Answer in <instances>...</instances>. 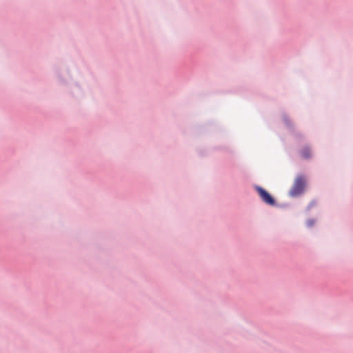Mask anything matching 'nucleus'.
I'll list each match as a JSON object with an SVG mask.
<instances>
[{"instance_id": "nucleus-1", "label": "nucleus", "mask_w": 353, "mask_h": 353, "mask_svg": "<svg viewBox=\"0 0 353 353\" xmlns=\"http://www.w3.org/2000/svg\"><path fill=\"white\" fill-rule=\"evenodd\" d=\"M305 184L306 181L303 176H297L290 190V195L294 197L301 194L304 191Z\"/></svg>"}, {"instance_id": "nucleus-2", "label": "nucleus", "mask_w": 353, "mask_h": 353, "mask_svg": "<svg viewBox=\"0 0 353 353\" xmlns=\"http://www.w3.org/2000/svg\"><path fill=\"white\" fill-rule=\"evenodd\" d=\"M256 190L261 198V199L267 204L273 205L275 201L272 196L263 188L256 187Z\"/></svg>"}, {"instance_id": "nucleus-3", "label": "nucleus", "mask_w": 353, "mask_h": 353, "mask_svg": "<svg viewBox=\"0 0 353 353\" xmlns=\"http://www.w3.org/2000/svg\"><path fill=\"white\" fill-rule=\"evenodd\" d=\"M301 156L305 159H308L310 157V150L307 148L303 149L301 152Z\"/></svg>"}]
</instances>
